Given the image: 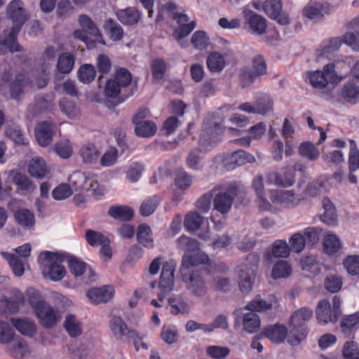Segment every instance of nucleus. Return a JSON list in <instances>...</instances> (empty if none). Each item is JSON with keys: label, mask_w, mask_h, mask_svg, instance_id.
Wrapping results in <instances>:
<instances>
[{"label": "nucleus", "mask_w": 359, "mask_h": 359, "mask_svg": "<svg viewBox=\"0 0 359 359\" xmlns=\"http://www.w3.org/2000/svg\"><path fill=\"white\" fill-rule=\"evenodd\" d=\"M231 110V105H224L205 117L199 140L200 145L205 151L210 150L220 140L224 131L222 123Z\"/></svg>", "instance_id": "obj_1"}, {"label": "nucleus", "mask_w": 359, "mask_h": 359, "mask_svg": "<svg viewBox=\"0 0 359 359\" xmlns=\"http://www.w3.org/2000/svg\"><path fill=\"white\" fill-rule=\"evenodd\" d=\"M313 316V311L307 307H302L295 311L290 318V331L287 337V342L292 346L298 345L306 335V330L304 327Z\"/></svg>", "instance_id": "obj_2"}, {"label": "nucleus", "mask_w": 359, "mask_h": 359, "mask_svg": "<svg viewBox=\"0 0 359 359\" xmlns=\"http://www.w3.org/2000/svg\"><path fill=\"white\" fill-rule=\"evenodd\" d=\"M39 263L44 277L53 281L62 280L66 269L62 265V258L57 253L43 252L39 257Z\"/></svg>", "instance_id": "obj_3"}, {"label": "nucleus", "mask_w": 359, "mask_h": 359, "mask_svg": "<svg viewBox=\"0 0 359 359\" xmlns=\"http://www.w3.org/2000/svg\"><path fill=\"white\" fill-rule=\"evenodd\" d=\"M213 208L222 215L228 214L232 207L234 198L238 194V188L235 184H220L213 188Z\"/></svg>", "instance_id": "obj_4"}, {"label": "nucleus", "mask_w": 359, "mask_h": 359, "mask_svg": "<svg viewBox=\"0 0 359 359\" xmlns=\"http://www.w3.org/2000/svg\"><path fill=\"white\" fill-rule=\"evenodd\" d=\"M188 251L183 257L182 264L186 267L202 265L208 273L217 271L216 265L210 261L208 255L199 249L198 243L194 239L187 241Z\"/></svg>", "instance_id": "obj_5"}, {"label": "nucleus", "mask_w": 359, "mask_h": 359, "mask_svg": "<svg viewBox=\"0 0 359 359\" xmlns=\"http://www.w3.org/2000/svg\"><path fill=\"white\" fill-rule=\"evenodd\" d=\"M258 263V255L252 253L248 255L241 264L238 285L243 293H248L252 290Z\"/></svg>", "instance_id": "obj_6"}, {"label": "nucleus", "mask_w": 359, "mask_h": 359, "mask_svg": "<svg viewBox=\"0 0 359 359\" xmlns=\"http://www.w3.org/2000/svg\"><path fill=\"white\" fill-rule=\"evenodd\" d=\"M344 76L339 75L335 70V65L330 63L324 66L323 71L316 70L308 73L307 79L310 84L316 88H324L328 83H337L343 80Z\"/></svg>", "instance_id": "obj_7"}, {"label": "nucleus", "mask_w": 359, "mask_h": 359, "mask_svg": "<svg viewBox=\"0 0 359 359\" xmlns=\"http://www.w3.org/2000/svg\"><path fill=\"white\" fill-rule=\"evenodd\" d=\"M109 328L116 340L127 342L131 339L133 341L136 350H139L137 340L140 341L142 337L140 336L136 330L130 329L122 318L113 316L109 320Z\"/></svg>", "instance_id": "obj_8"}, {"label": "nucleus", "mask_w": 359, "mask_h": 359, "mask_svg": "<svg viewBox=\"0 0 359 359\" xmlns=\"http://www.w3.org/2000/svg\"><path fill=\"white\" fill-rule=\"evenodd\" d=\"M268 197L271 203L281 208H290L296 207L302 200L294 190H268Z\"/></svg>", "instance_id": "obj_9"}, {"label": "nucleus", "mask_w": 359, "mask_h": 359, "mask_svg": "<svg viewBox=\"0 0 359 359\" xmlns=\"http://www.w3.org/2000/svg\"><path fill=\"white\" fill-rule=\"evenodd\" d=\"M21 29L20 24H15L11 29H6L3 34H0V55L7 52H20L24 48L17 41V35Z\"/></svg>", "instance_id": "obj_10"}, {"label": "nucleus", "mask_w": 359, "mask_h": 359, "mask_svg": "<svg viewBox=\"0 0 359 359\" xmlns=\"http://www.w3.org/2000/svg\"><path fill=\"white\" fill-rule=\"evenodd\" d=\"M215 162L221 161L227 169L233 170L237 166H241L247 163H254L255 158L252 155L241 149L234 151L228 156L224 154L219 155L215 158Z\"/></svg>", "instance_id": "obj_11"}, {"label": "nucleus", "mask_w": 359, "mask_h": 359, "mask_svg": "<svg viewBox=\"0 0 359 359\" xmlns=\"http://www.w3.org/2000/svg\"><path fill=\"white\" fill-rule=\"evenodd\" d=\"M235 321L242 320L243 329L248 333H255L260 327V319L257 314L245 310V306L238 308L233 312Z\"/></svg>", "instance_id": "obj_12"}, {"label": "nucleus", "mask_w": 359, "mask_h": 359, "mask_svg": "<svg viewBox=\"0 0 359 359\" xmlns=\"http://www.w3.org/2000/svg\"><path fill=\"white\" fill-rule=\"evenodd\" d=\"M278 306L277 297L274 294H270L264 297L257 295L245 306V310L248 311L264 313L276 309Z\"/></svg>", "instance_id": "obj_13"}, {"label": "nucleus", "mask_w": 359, "mask_h": 359, "mask_svg": "<svg viewBox=\"0 0 359 359\" xmlns=\"http://www.w3.org/2000/svg\"><path fill=\"white\" fill-rule=\"evenodd\" d=\"M253 69L244 68L241 72V80L243 87H246L252 83L255 77L262 75L266 72V65L262 56H257L253 60Z\"/></svg>", "instance_id": "obj_14"}, {"label": "nucleus", "mask_w": 359, "mask_h": 359, "mask_svg": "<svg viewBox=\"0 0 359 359\" xmlns=\"http://www.w3.org/2000/svg\"><path fill=\"white\" fill-rule=\"evenodd\" d=\"M252 185L257 198L259 210L274 212L275 207L266 198L268 191H266L264 189L263 177L261 175L256 176L252 182Z\"/></svg>", "instance_id": "obj_15"}, {"label": "nucleus", "mask_w": 359, "mask_h": 359, "mask_svg": "<svg viewBox=\"0 0 359 359\" xmlns=\"http://www.w3.org/2000/svg\"><path fill=\"white\" fill-rule=\"evenodd\" d=\"M266 14L277 22H290L289 14L283 10L282 0H266L263 5Z\"/></svg>", "instance_id": "obj_16"}, {"label": "nucleus", "mask_w": 359, "mask_h": 359, "mask_svg": "<svg viewBox=\"0 0 359 359\" xmlns=\"http://www.w3.org/2000/svg\"><path fill=\"white\" fill-rule=\"evenodd\" d=\"M266 182L269 185L287 187L294 183V172L283 169L281 172L270 171L266 174Z\"/></svg>", "instance_id": "obj_17"}, {"label": "nucleus", "mask_w": 359, "mask_h": 359, "mask_svg": "<svg viewBox=\"0 0 359 359\" xmlns=\"http://www.w3.org/2000/svg\"><path fill=\"white\" fill-rule=\"evenodd\" d=\"M176 264L168 261L163 264L159 279L158 287L163 293L170 292L174 287Z\"/></svg>", "instance_id": "obj_18"}, {"label": "nucleus", "mask_w": 359, "mask_h": 359, "mask_svg": "<svg viewBox=\"0 0 359 359\" xmlns=\"http://www.w3.org/2000/svg\"><path fill=\"white\" fill-rule=\"evenodd\" d=\"M290 248L285 240H276L264 254V258L269 262H273L274 258H286L290 255Z\"/></svg>", "instance_id": "obj_19"}, {"label": "nucleus", "mask_w": 359, "mask_h": 359, "mask_svg": "<svg viewBox=\"0 0 359 359\" xmlns=\"http://www.w3.org/2000/svg\"><path fill=\"white\" fill-rule=\"evenodd\" d=\"M35 313L41 325L46 328L53 327L59 320L57 312L47 303L38 306Z\"/></svg>", "instance_id": "obj_20"}, {"label": "nucleus", "mask_w": 359, "mask_h": 359, "mask_svg": "<svg viewBox=\"0 0 359 359\" xmlns=\"http://www.w3.org/2000/svg\"><path fill=\"white\" fill-rule=\"evenodd\" d=\"M55 130L56 126L53 122L43 121L39 123L36 130V137L38 143L42 147L50 144Z\"/></svg>", "instance_id": "obj_21"}, {"label": "nucleus", "mask_w": 359, "mask_h": 359, "mask_svg": "<svg viewBox=\"0 0 359 359\" xmlns=\"http://www.w3.org/2000/svg\"><path fill=\"white\" fill-rule=\"evenodd\" d=\"M316 318L320 323L327 324L338 320L337 311H333L327 300H321L316 308Z\"/></svg>", "instance_id": "obj_22"}, {"label": "nucleus", "mask_w": 359, "mask_h": 359, "mask_svg": "<svg viewBox=\"0 0 359 359\" xmlns=\"http://www.w3.org/2000/svg\"><path fill=\"white\" fill-rule=\"evenodd\" d=\"M114 290L111 285L95 287L87 292V297L94 304L105 303L114 296Z\"/></svg>", "instance_id": "obj_23"}, {"label": "nucleus", "mask_w": 359, "mask_h": 359, "mask_svg": "<svg viewBox=\"0 0 359 359\" xmlns=\"http://www.w3.org/2000/svg\"><path fill=\"white\" fill-rule=\"evenodd\" d=\"M7 13L10 18L16 22H25L29 20V13L25 9L21 0L11 1L8 7Z\"/></svg>", "instance_id": "obj_24"}, {"label": "nucleus", "mask_w": 359, "mask_h": 359, "mask_svg": "<svg viewBox=\"0 0 359 359\" xmlns=\"http://www.w3.org/2000/svg\"><path fill=\"white\" fill-rule=\"evenodd\" d=\"M15 222L23 229L30 230L35 226L34 214L27 208H20L14 213Z\"/></svg>", "instance_id": "obj_25"}, {"label": "nucleus", "mask_w": 359, "mask_h": 359, "mask_svg": "<svg viewBox=\"0 0 359 359\" xmlns=\"http://www.w3.org/2000/svg\"><path fill=\"white\" fill-rule=\"evenodd\" d=\"M11 321L13 326L24 336L32 337L36 332V324L29 318H13Z\"/></svg>", "instance_id": "obj_26"}, {"label": "nucleus", "mask_w": 359, "mask_h": 359, "mask_svg": "<svg viewBox=\"0 0 359 359\" xmlns=\"http://www.w3.org/2000/svg\"><path fill=\"white\" fill-rule=\"evenodd\" d=\"M83 30H76L74 35L87 43L88 41L100 42V31L95 24H84Z\"/></svg>", "instance_id": "obj_27"}, {"label": "nucleus", "mask_w": 359, "mask_h": 359, "mask_svg": "<svg viewBox=\"0 0 359 359\" xmlns=\"http://www.w3.org/2000/svg\"><path fill=\"white\" fill-rule=\"evenodd\" d=\"M264 334L272 342L279 344L285 339L287 335V330L283 325L276 324L268 326L264 330Z\"/></svg>", "instance_id": "obj_28"}, {"label": "nucleus", "mask_w": 359, "mask_h": 359, "mask_svg": "<svg viewBox=\"0 0 359 359\" xmlns=\"http://www.w3.org/2000/svg\"><path fill=\"white\" fill-rule=\"evenodd\" d=\"M8 347L9 353L16 359H21L28 355L30 349L27 343L20 337H14Z\"/></svg>", "instance_id": "obj_29"}, {"label": "nucleus", "mask_w": 359, "mask_h": 359, "mask_svg": "<svg viewBox=\"0 0 359 359\" xmlns=\"http://www.w3.org/2000/svg\"><path fill=\"white\" fill-rule=\"evenodd\" d=\"M177 6L172 1H168L158 8L157 20H173L180 22V15L177 13Z\"/></svg>", "instance_id": "obj_30"}, {"label": "nucleus", "mask_w": 359, "mask_h": 359, "mask_svg": "<svg viewBox=\"0 0 359 359\" xmlns=\"http://www.w3.org/2000/svg\"><path fill=\"white\" fill-rule=\"evenodd\" d=\"M324 213L321 215V221L330 226H335L337 224V215L336 209L329 198L323 200Z\"/></svg>", "instance_id": "obj_31"}, {"label": "nucleus", "mask_w": 359, "mask_h": 359, "mask_svg": "<svg viewBox=\"0 0 359 359\" xmlns=\"http://www.w3.org/2000/svg\"><path fill=\"white\" fill-rule=\"evenodd\" d=\"M137 240L140 244L147 248H154L152 231L149 226L144 224L139 225L137 230Z\"/></svg>", "instance_id": "obj_32"}, {"label": "nucleus", "mask_w": 359, "mask_h": 359, "mask_svg": "<svg viewBox=\"0 0 359 359\" xmlns=\"http://www.w3.org/2000/svg\"><path fill=\"white\" fill-rule=\"evenodd\" d=\"M64 327L72 337L80 336L83 332L81 323L73 314H68L64 321Z\"/></svg>", "instance_id": "obj_33"}, {"label": "nucleus", "mask_w": 359, "mask_h": 359, "mask_svg": "<svg viewBox=\"0 0 359 359\" xmlns=\"http://www.w3.org/2000/svg\"><path fill=\"white\" fill-rule=\"evenodd\" d=\"M30 175L36 178H43L48 172L46 163L41 157L33 158L29 164Z\"/></svg>", "instance_id": "obj_34"}, {"label": "nucleus", "mask_w": 359, "mask_h": 359, "mask_svg": "<svg viewBox=\"0 0 359 359\" xmlns=\"http://www.w3.org/2000/svg\"><path fill=\"white\" fill-rule=\"evenodd\" d=\"M29 84V80L22 74H18L10 84L11 95L14 99H19L23 94L24 88Z\"/></svg>", "instance_id": "obj_35"}, {"label": "nucleus", "mask_w": 359, "mask_h": 359, "mask_svg": "<svg viewBox=\"0 0 359 359\" xmlns=\"http://www.w3.org/2000/svg\"><path fill=\"white\" fill-rule=\"evenodd\" d=\"M121 22H138L142 18L141 13L135 7H128L116 12Z\"/></svg>", "instance_id": "obj_36"}, {"label": "nucleus", "mask_w": 359, "mask_h": 359, "mask_svg": "<svg viewBox=\"0 0 359 359\" xmlns=\"http://www.w3.org/2000/svg\"><path fill=\"white\" fill-rule=\"evenodd\" d=\"M108 214L116 219L128 221L132 219L134 212L133 209L128 206L113 205L109 208Z\"/></svg>", "instance_id": "obj_37"}, {"label": "nucleus", "mask_w": 359, "mask_h": 359, "mask_svg": "<svg viewBox=\"0 0 359 359\" xmlns=\"http://www.w3.org/2000/svg\"><path fill=\"white\" fill-rule=\"evenodd\" d=\"M324 251L328 255L336 253L341 248L342 244L339 237L334 233L328 232L323 241Z\"/></svg>", "instance_id": "obj_38"}, {"label": "nucleus", "mask_w": 359, "mask_h": 359, "mask_svg": "<svg viewBox=\"0 0 359 359\" xmlns=\"http://www.w3.org/2000/svg\"><path fill=\"white\" fill-rule=\"evenodd\" d=\"M207 66L212 72H220L226 65V61L224 56L217 53H211L207 57Z\"/></svg>", "instance_id": "obj_39"}, {"label": "nucleus", "mask_w": 359, "mask_h": 359, "mask_svg": "<svg viewBox=\"0 0 359 359\" xmlns=\"http://www.w3.org/2000/svg\"><path fill=\"white\" fill-rule=\"evenodd\" d=\"M341 95L346 102L355 103L359 100V86L352 82L347 83L344 85Z\"/></svg>", "instance_id": "obj_40"}, {"label": "nucleus", "mask_w": 359, "mask_h": 359, "mask_svg": "<svg viewBox=\"0 0 359 359\" xmlns=\"http://www.w3.org/2000/svg\"><path fill=\"white\" fill-rule=\"evenodd\" d=\"M80 156L85 163H95L97 161L100 151L93 144H86L80 149Z\"/></svg>", "instance_id": "obj_41"}, {"label": "nucleus", "mask_w": 359, "mask_h": 359, "mask_svg": "<svg viewBox=\"0 0 359 359\" xmlns=\"http://www.w3.org/2000/svg\"><path fill=\"white\" fill-rule=\"evenodd\" d=\"M9 175L12 176L13 183L19 189L29 192L34 190V187L27 175L13 170L9 172Z\"/></svg>", "instance_id": "obj_42"}, {"label": "nucleus", "mask_w": 359, "mask_h": 359, "mask_svg": "<svg viewBox=\"0 0 359 359\" xmlns=\"http://www.w3.org/2000/svg\"><path fill=\"white\" fill-rule=\"evenodd\" d=\"M161 201L158 196H152L146 198L140 206L139 211L142 216L148 217L153 214Z\"/></svg>", "instance_id": "obj_43"}, {"label": "nucleus", "mask_w": 359, "mask_h": 359, "mask_svg": "<svg viewBox=\"0 0 359 359\" xmlns=\"http://www.w3.org/2000/svg\"><path fill=\"white\" fill-rule=\"evenodd\" d=\"M135 131L140 137H148L156 133L157 127L153 121H139L135 124Z\"/></svg>", "instance_id": "obj_44"}, {"label": "nucleus", "mask_w": 359, "mask_h": 359, "mask_svg": "<svg viewBox=\"0 0 359 359\" xmlns=\"http://www.w3.org/2000/svg\"><path fill=\"white\" fill-rule=\"evenodd\" d=\"M203 222V217L196 212L187 213L184 218V225L189 231L198 230Z\"/></svg>", "instance_id": "obj_45"}, {"label": "nucleus", "mask_w": 359, "mask_h": 359, "mask_svg": "<svg viewBox=\"0 0 359 359\" xmlns=\"http://www.w3.org/2000/svg\"><path fill=\"white\" fill-rule=\"evenodd\" d=\"M74 57L69 53H62L58 58L57 67L58 71L63 74H69L72 72L74 65Z\"/></svg>", "instance_id": "obj_46"}, {"label": "nucleus", "mask_w": 359, "mask_h": 359, "mask_svg": "<svg viewBox=\"0 0 359 359\" xmlns=\"http://www.w3.org/2000/svg\"><path fill=\"white\" fill-rule=\"evenodd\" d=\"M292 267L290 264L285 260L278 262L273 267L271 276L274 279L285 278L290 276Z\"/></svg>", "instance_id": "obj_47"}, {"label": "nucleus", "mask_w": 359, "mask_h": 359, "mask_svg": "<svg viewBox=\"0 0 359 359\" xmlns=\"http://www.w3.org/2000/svg\"><path fill=\"white\" fill-rule=\"evenodd\" d=\"M343 43L340 37L331 39L329 41H325L320 49L317 50L319 55L327 56L328 54L337 51Z\"/></svg>", "instance_id": "obj_48"}, {"label": "nucleus", "mask_w": 359, "mask_h": 359, "mask_svg": "<svg viewBox=\"0 0 359 359\" xmlns=\"http://www.w3.org/2000/svg\"><path fill=\"white\" fill-rule=\"evenodd\" d=\"M348 143V168L350 172H354L359 169V150L357 148L355 141L349 140Z\"/></svg>", "instance_id": "obj_49"}, {"label": "nucleus", "mask_w": 359, "mask_h": 359, "mask_svg": "<svg viewBox=\"0 0 359 359\" xmlns=\"http://www.w3.org/2000/svg\"><path fill=\"white\" fill-rule=\"evenodd\" d=\"M300 264L302 270L311 274L316 275L320 271V264L314 256L304 257L300 261Z\"/></svg>", "instance_id": "obj_50"}, {"label": "nucleus", "mask_w": 359, "mask_h": 359, "mask_svg": "<svg viewBox=\"0 0 359 359\" xmlns=\"http://www.w3.org/2000/svg\"><path fill=\"white\" fill-rule=\"evenodd\" d=\"M87 173H83L79 171L74 172L69 179V185L73 191H82L83 188H87L86 183Z\"/></svg>", "instance_id": "obj_51"}, {"label": "nucleus", "mask_w": 359, "mask_h": 359, "mask_svg": "<svg viewBox=\"0 0 359 359\" xmlns=\"http://www.w3.org/2000/svg\"><path fill=\"white\" fill-rule=\"evenodd\" d=\"M59 105L61 111L70 118H74L79 114V109L75 102L67 98L60 100Z\"/></svg>", "instance_id": "obj_52"}, {"label": "nucleus", "mask_w": 359, "mask_h": 359, "mask_svg": "<svg viewBox=\"0 0 359 359\" xmlns=\"http://www.w3.org/2000/svg\"><path fill=\"white\" fill-rule=\"evenodd\" d=\"M95 74L96 72L94 67L88 64L82 65L78 70L79 79L83 83H89L93 81Z\"/></svg>", "instance_id": "obj_53"}, {"label": "nucleus", "mask_w": 359, "mask_h": 359, "mask_svg": "<svg viewBox=\"0 0 359 359\" xmlns=\"http://www.w3.org/2000/svg\"><path fill=\"white\" fill-rule=\"evenodd\" d=\"M187 166L194 170H200L204 165L203 158L200 150H194L187 158Z\"/></svg>", "instance_id": "obj_54"}, {"label": "nucleus", "mask_w": 359, "mask_h": 359, "mask_svg": "<svg viewBox=\"0 0 359 359\" xmlns=\"http://www.w3.org/2000/svg\"><path fill=\"white\" fill-rule=\"evenodd\" d=\"M15 336V331L6 322L0 321V343L9 344L13 341Z\"/></svg>", "instance_id": "obj_55"}, {"label": "nucleus", "mask_w": 359, "mask_h": 359, "mask_svg": "<svg viewBox=\"0 0 359 359\" xmlns=\"http://www.w3.org/2000/svg\"><path fill=\"white\" fill-rule=\"evenodd\" d=\"M68 264L71 273L75 276H82L88 269V265L76 257H71Z\"/></svg>", "instance_id": "obj_56"}, {"label": "nucleus", "mask_w": 359, "mask_h": 359, "mask_svg": "<svg viewBox=\"0 0 359 359\" xmlns=\"http://www.w3.org/2000/svg\"><path fill=\"white\" fill-rule=\"evenodd\" d=\"M255 107H261L264 110V113H257L258 114L265 115L272 111L273 101L267 94L261 93L256 97L255 102Z\"/></svg>", "instance_id": "obj_57"}, {"label": "nucleus", "mask_w": 359, "mask_h": 359, "mask_svg": "<svg viewBox=\"0 0 359 359\" xmlns=\"http://www.w3.org/2000/svg\"><path fill=\"white\" fill-rule=\"evenodd\" d=\"M4 257L8 260L15 276H21L24 273L25 267L22 261L18 256L11 254H4Z\"/></svg>", "instance_id": "obj_58"}, {"label": "nucleus", "mask_w": 359, "mask_h": 359, "mask_svg": "<svg viewBox=\"0 0 359 359\" xmlns=\"http://www.w3.org/2000/svg\"><path fill=\"white\" fill-rule=\"evenodd\" d=\"M299 154L302 156L311 161L317 159L320 155L318 149L310 142H304L299 146Z\"/></svg>", "instance_id": "obj_59"}, {"label": "nucleus", "mask_w": 359, "mask_h": 359, "mask_svg": "<svg viewBox=\"0 0 359 359\" xmlns=\"http://www.w3.org/2000/svg\"><path fill=\"white\" fill-rule=\"evenodd\" d=\"M344 359H359V346L353 341H346L342 349Z\"/></svg>", "instance_id": "obj_60"}, {"label": "nucleus", "mask_w": 359, "mask_h": 359, "mask_svg": "<svg viewBox=\"0 0 359 359\" xmlns=\"http://www.w3.org/2000/svg\"><path fill=\"white\" fill-rule=\"evenodd\" d=\"M53 96L52 95L39 96L35 100L34 106L37 112L50 110L53 108Z\"/></svg>", "instance_id": "obj_61"}, {"label": "nucleus", "mask_w": 359, "mask_h": 359, "mask_svg": "<svg viewBox=\"0 0 359 359\" xmlns=\"http://www.w3.org/2000/svg\"><path fill=\"white\" fill-rule=\"evenodd\" d=\"M213 189L201 196L196 202V208L202 213H207L211 207V201L213 198Z\"/></svg>", "instance_id": "obj_62"}, {"label": "nucleus", "mask_w": 359, "mask_h": 359, "mask_svg": "<svg viewBox=\"0 0 359 359\" xmlns=\"http://www.w3.org/2000/svg\"><path fill=\"white\" fill-rule=\"evenodd\" d=\"M206 353L214 359H224L230 353V349L226 346H208L206 348Z\"/></svg>", "instance_id": "obj_63"}, {"label": "nucleus", "mask_w": 359, "mask_h": 359, "mask_svg": "<svg viewBox=\"0 0 359 359\" xmlns=\"http://www.w3.org/2000/svg\"><path fill=\"white\" fill-rule=\"evenodd\" d=\"M343 264L349 274L359 276V255L348 256Z\"/></svg>", "instance_id": "obj_64"}]
</instances>
